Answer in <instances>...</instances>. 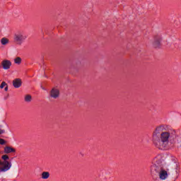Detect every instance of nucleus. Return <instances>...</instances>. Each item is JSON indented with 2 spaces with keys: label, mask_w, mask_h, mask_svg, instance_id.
I'll return each mask as SVG.
<instances>
[{
  "label": "nucleus",
  "mask_w": 181,
  "mask_h": 181,
  "mask_svg": "<svg viewBox=\"0 0 181 181\" xmlns=\"http://www.w3.org/2000/svg\"><path fill=\"white\" fill-rule=\"evenodd\" d=\"M15 152H16V150L11 146H6L4 148L5 153H14Z\"/></svg>",
  "instance_id": "1a4fd4ad"
},
{
  "label": "nucleus",
  "mask_w": 181,
  "mask_h": 181,
  "mask_svg": "<svg viewBox=\"0 0 181 181\" xmlns=\"http://www.w3.org/2000/svg\"><path fill=\"white\" fill-rule=\"evenodd\" d=\"M14 63L18 65L21 64L22 63V58H21L20 57H16L14 59Z\"/></svg>",
  "instance_id": "f8f14e48"
},
{
  "label": "nucleus",
  "mask_w": 181,
  "mask_h": 181,
  "mask_svg": "<svg viewBox=\"0 0 181 181\" xmlns=\"http://www.w3.org/2000/svg\"><path fill=\"white\" fill-rule=\"evenodd\" d=\"M162 42V35L156 34L153 38V45L155 47H159L160 46V42Z\"/></svg>",
  "instance_id": "39448f33"
},
{
  "label": "nucleus",
  "mask_w": 181,
  "mask_h": 181,
  "mask_svg": "<svg viewBox=\"0 0 181 181\" xmlns=\"http://www.w3.org/2000/svg\"><path fill=\"white\" fill-rule=\"evenodd\" d=\"M42 179H49L50 177V173L49 172H42L41 174Z\"/></svg>",
  "instance_id": "9d476101"
},
{
  "label": "nucleus",
  "mask_w": 181,
  "mask_h": 181,
  "mask_svg": "<svg viewBox=\"0 0 181 181\" xmlns=\"http://www.w3.org/2000/svg\"><path fill=\"white\" fill-rule=\"evenodd\" d=\"M1 159H3L4 161L0 160V172H6L9 170L12 167V164L8 161L9 156H8V155H4L1 156Z\"/></svg>",
  "instance_id": "7ed1b4c3"
},
{
  "label": "nucleus",
  "mask_w": 181,
  "mask_h": 181,
  "mask_svg": "<svg viewBox=\"0 0 181 181\" xmlns=\"http://www.w3.org/2000/svg\"><path fill=\"white\" fill-rule=\"evenodd\" d=\"M26 35L22 33H18L14 35V41L18 45H22L25 40H26Z\"/></svg>",
  "instance_id": "20e7f679"
},
{
  "label": "nucleus",
  "mask_w": 181,
  "mask_h": 181,
  "mask_svg": "<svg viewBox=\"0 0 181 181\" xmlns=\"http://www.w3.org/2000/svg\"><path fill=\"white\" fill-rule=\"evenodd\" d=\"M115 2H117V4H122V2H124V0H115Z\"/></svg>",
  "instance_id": "f3484780"
},
{
  "label": "nucleus",
  "mask_w": 181,
  "mask_h": 181,
  "mask_svg": "<svg viewBox=\"0 0 181 181\" xmlns=\"http://www.w3.org/2000/svg\"><path fill=\"white\" fill-rule=\"evenodd\" d=\"M25 103H30L32 101V95H26L24 98Z\"/></svg>",
  "instance_id": "ddd939ff"
},
{
  "label": "nucleus",
  "mask_w": 181,
  "mask_h": 181,
  "mask_svg": "<svg viewBox=\"0 0 181 181\" xmlns=\"http://www.w3.org/2000/svg\"><path fill=\"white\" fill-rule=\"evenodd\" d=\"M5 91H8V85L4 88Z\"/></svg>",
  "instance_id": "6ab92c4d"
},
{
  "label": "nucleus",
  "mask_w": 181,
  "mask_h": 181,
  "mask_svg": "<svg viewBox=\"0 0 181 181\" xmlns=\"http://www.w3.org/2000/svg\"><path fill=\"white\" fill-rule=\"evenodd\" d=\"M168 170L165 168L162 161H156L151 167V175L153 179L158 177L160 180H166L169 177Z\"/></svg>",
  "instance_id": "f03ea898"
},
{
  "label": "nucleus",
  "mask_w": 181,
  "mask_h": 181,
  "mask_svg": "<svg viewBox=\"0 0 181 181\" xmlns=\"http://www.w3.org/2000/svg\"><path fill=\"white\" fill-rule=\"evenodd\" d=\"M1 45H3L4 46H5L6 45H8V43H9V40H8V38L6 37H3L1 40Z\"/></svg>",
  "instance_id": "9b49d317"
},
{
  "label": "nucleus",
  "mask_w": 181,
  "mask_h": 181,
  "mask_svg": "<svg viewBox=\"0 0 181 181\" xmlns=\"http://www.w3.org/2000/svg\"><path fill=\"white\" fill-rule=\"evenodd\" d=\"M74 66H76L77 64L76 62H74Z\"/></svg>",
  "instance_id": "aec40b11"
},
{
  "label": "nucleus",
  "mask_w": 181,
  "mask_h": 181,
  "mask_svg": "<svg viewBox=\"0 0 181 181\" xmlns=\"http://www.w3.org/2000/svg\"><path fill=\"white\" fill-rule=\"evenodd\" d=\"M49 95L52 98H59L60 96V90L57 88H53L49 92Z\"/></svg>",
  "instance_id": "423d86ee"
},
{
  "label": "nucleus",
  "mask_w": 181,
  "mask_h": 181,
  "mask_svg": "<svg viewBox=\"0 0 181 181\" xmlns=\"http://www.w3.org/2000/svg\"><path fill=\"white\" fill-rule=\"evenodd\" d=\"M180 147H181V144L180 145Z\"/></svg>",
  "instance_id": "412c9836"
},
{
  "label": "nucleus",
  "mask_w": 181,
  "mask_h": 181,
  "mask_svg": "<svg viewBox=\"0 0 181 181\" xmlns=\"http://www.w3.org/2000/svg\"><path fill=\"white\" fill-rule=\"evenodd\" d=\"M0 145H5V140L4 139H0Z\"/></svg>",
  "instance_id": "dca6fc26"
},
{
  "label": "nucleus",
  "mask_w": 181,
  "mask_h": 181,
  "mask_svg": "<svg viewBox=\"0 0 181 181\" xmlns=\"http://www.w3.org/2000/svg\"><path fill=\"white\" fill-rule=\"evenodd\" d=\"M2 134H5V130L0 129V135Z\"/></svg>",
  "instance_id": "a211bd4d"
},
{
  "label": "nucleus",
  "mask_w": 181,
  "mask_h": 181,
  "mask_svg": "<svg viewBox=\"0 0 181 181\" xmlns=\"http://www.w3.org/2000/svg\"><path fill=\"white\" fill-rule=\"evenodd\" d=\"M13 86L15 88H19L22 86V79L16 78L13 81Z\"/></svg>",
  "instance_id": "6e6552de"
},
{
  "label": "nucleus",
  "mask_w": 181,
  "mask_h": 181,
  "mask_svg": "<svg viewBox=\"0 0 181 181\" xmlns=\"http://www.w3.org/2000/svg\"><path fill=\"white\" fill-rule=\"evenodd\" d=\"M8 86V84H6V82L3 81L0 86V88H4V87Z\"/></svg>",
  "instance_id": "2eb2a0df"
},
{
  "label": "nucleus",
  "mask_w": 181,
  "mask_h": 181,
  "mask_svg": "<svg viewBox=\"0 0 181 181\" xmlns=\"http://www.w3.org/2000/svg\"><path fill=\"white\" fill-rule=\"evenodd\" d=\"M179 173H180V168L177 166V165H176V178L177 179V177H179Z\"/></svg>",
  "instance_id": "4468645a"
},
{
  "label": "nucleus",
  "mask_w": 181,
  "mask_h": 181,
  "mask_svg": "<svg viewBox=\"0 0 181 181\" xmlns=\"http://www.w3.org/2000/svg\"><path fill=\"white\" fill-rule=\"evenodd\" d=\"M1 67L4 70H9L11 69V66H12V62H11L10 60L4 59L1 62Z\"/></svg>",
  "instance_id": "0eeeda50"
},
{
  "label": "nucleus",
  "mask_w": 181,
  "mask_h": 181,
  "mask_svg": "<svg viewBox=\"0 0 181 181\" xmlns=\"http://www.w3.org/2000/svg\"><path fill=\"white\" fill-rule=\"evenodd\" d=\"M171 136L170 132L165 131V126H158L153 132V144L159 151H170L175 144V139L169 144Z\"/></svg>",
  "instance_id": "f257e3e1"
}]
</instances>
